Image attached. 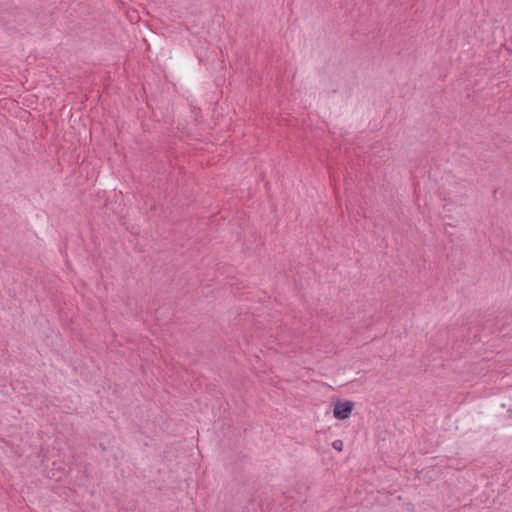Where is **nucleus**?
<instances>
[{"mask_svg":"<svg viewBox=\"0 0 512 512\" xmlns=\"http://www.w3.org/2000/svg\"><path fill=\"white\" fill-rule=\"evenodd\" d=\"M354 408V402L350 400H338L334 405L333 414L334 417L339 420H345L350 417V414Z\"/></svg>","mask_w":512,"mask_h":512,"instance_id":"nucleus-1","label":"nucleus"},{"mask_svg":"<svg viewBox=\"0 0 512 512\" xmlns=\"http://www.w3.org/2000/svg\"><path fill=\"white\" fill-rule=\"evenodd\" d=\"M332 446L335 450L341 452L343 450V442L342 440H335L333 443H332Z\"/></svg>","mask_w":512,"mask_h":512,"instance_id":"nucleus-2","label":"nucleus"}]
</instances>
